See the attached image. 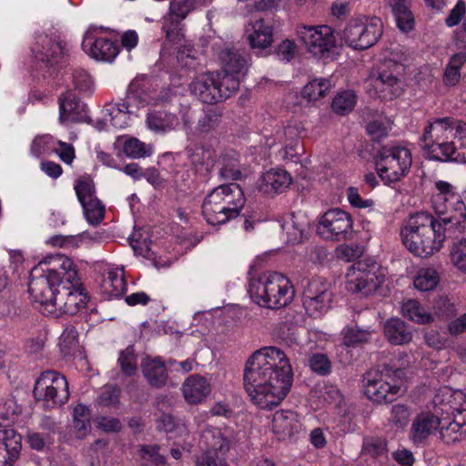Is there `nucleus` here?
<instances>
[{"instance_id":"nucleus-62","label":"nucleus","mask_w":466,"mask_h":466,"mask_svg":"<svg viewBox=\"0 0 466 466\" xmlns=\"http://www.w3.org/2000/svg\"><path fill=\"white\" fill-rule=\"evenodd\" d=\"M72 86L81 92L89 91L92 87V81L89 75L84 70H74L71 73Z\"/></svg>"},{"instance_id":"nucleus-26","label":"nucleus","mask_w":466,"mask_h":466,"mask_svg":"<svg viewBox=\"0 0 466 466\" xmlns=\"http://www.w3.org/2000/svg\"><path fill=\"white\" fill-rule=\"evenodd\" d=\"M195 8L194 0H172L170 2L168 16L164 18L162 25V30L167 40L175 41L177 39L179 22L184 20Z\"/></svg>"},{"instance_id":"nucleus-56","label":"nucleus","mask_w":466,"mask_h":466,"mask_svg":"<svg viewBox=\"0 0 466 466\" xmlns=\"http://www.w3.org/2000/svg\"><path fill=\"white\" fill-rule=\"evenodd\" d=\"M410 411L404 404H397L391 408L390 423L397 429L403 430L409 423Z\"/></svg>"},{"instance_id":"nucleus-25","label":"nucleus","mask_w":466,"mask_h":466,"mask_svg":"<svg viewBox=\"0 0 466 466\" xmlns=\"http://www.w3.org/2000/svg\"><path fill=\"white\" fill-rule=\"evenodd\" d=\"M146 127L153 133L166 135L181 126L178 116L165 108H151L146 115Z\"/></svg>"},{"instance_id":"nucleus-29","label":"nucleus","mask_w":466,"mask_h":466,"mask_svg":"<svg viewBox=\"0 0 466 466\" xmlns=\"http://www.w3.org/2000/svg\"><path fill=\"white\" fill-rule=\"evenodd\" d=\"M187 160L196 173L206 177L215 163V153L210 147L193 145L186 149Z\"/></svg>"},{"instance_id":"nucleus-46","label":"nucleus","mask_w":466,"mask_h":466,"mask_svg":"<svg viewBox=\"0 0 466 466\" xmlns=\"http://www.w3.org/2000/svg\"><path fill=\"white\" fill-rule=\"evenodd\" d=\"M117 363L125 376L131 377L137 373V358L133 346L129 345L120 351Z\"/></svg>"},{"instance_id":"nucleus-61","label":"nucleus","mask_w":466,"mask_h":466,"mask_svg":"<svg viewBox=\"0 0 466 466\" xmlns=\"http://www.w3.org/2000/svg\"><path fill=\"white\" fill-rule=\"evenodd\" d=\"M398 27L403 32H409L413 28V16L410 10V6L392 11Z\"/></svg>"},{"instance_id":"nucleus-45","label":"nucleus","mask_w":466,"mask_h":466,"mask_svg":"<svg viewBox=\"0 0 466 466\" xmlns=\"http://www.w3.org/2000/svg\"><path fill=\"white\" fill-rule=\"evenodd\" d=\"M330 87L331 84L329 79H314L303 87L302 96L309 100H318L324 97L329 91Z\"/></svg>"},{"instance_id":"nucleus-43","label":"nucleus","mask_w":466,"mask_h":466,"mask_svg":"<svg viewBox=\"0 0 466 466\" xmlns=\"http://www.w3.org/2000/svg\"><path fill=\"white\" fill-rule=\"evenodd\" d=\"M402 315L409 319L426 324L432 321V316L425 311L420 302L416 299H408L402 303Z\"/></svg>"},{"instance_id":"nucleus-15","label":"nucleus","mask_w":466,"mask_h":466,"mask_svg":"<svg viewBox=\"0 0 466 466\" xmlns=\"http://www.w3.org/2000/svg\"><path fill=\"white\" fill-rule=\"evenodd\" d=\"M404 67L394 61H385L377 75L370 77V84L383 99L391 100L400 96L404 90Z\"/></svg>"},{"instance_id":"nucleus-3","label":"nucleus","mask_w":466,"mask_h":466,"mask_svg":"<svg viewBox=\"0 0 466 466\" xmlns=\"http://www.w3.org/2000/svg\"><path fill=\"white\" fill-rule=\"evenodd\" d=\"M438 219L427 212L411 215L401 228L404 246L415 256L427 258L439 251L443 243Z\"/></svg>"},{"instance_id":"nucleus-60","label":"nucleus","mask_w":466,"mask_h":466,"mask_svg":"<svg viewBox=\"0 0 466 466\" xmlns=\"http://www.w3.org/2000/svg\"><path fill=\"white\" fill-rule=\"evenodd\" d=\"M138 453L143 460L150 461L157 466L166 463V458L159 453L158 445H142Z\"/></svg>"},{"instance_id":"nucleus-7","label":"nucleus","mask_w":466,"mask_h":466,"mask_svg":"<svg viewBox=\"0 0 466 466\" xmlns=\"http://www.w3.org/2000/svg\"><path fill=\"white\" fill-rule=\"evenodd\" d=\"M191 92L203 103L222 102L238 90V82L219 72H208L197 76L190 85Z\"/></svg>"},{"instance_id":"nucleus-28","label":"nucleus","mask_w":466,"mask_h":466,"mask_svg":"<svg viewBox=\"0 0 466 466\" xmlns=\"http://www.w3.org/2000/svg\"><path fill=\"white\" fill-rule=\"evenodd\" d=\"M441 424L440 418L431 412H420L412 421L410 439L416 444L420 445L426 441V440L437 430Z\"/></svg>"},{"instance_id":"nucleus-64","label":"nucleus","mask_w":466,"mask_h":466,"mask_svg":"<svg viewBox=\"0 0 466 466\" xmlns=\"http://www.w3.org/2000/svg\"><path fill=\"white\" fill-rule=\"evenodd\" d=\"M298 51L297 45L294 41L286 39L282 41L277 49V55L279 59L289 62Z\"/></svg>"},{"instance_id":"nucleus-54","label":"nucleus","mask_w":466,"mask_h":466,"mask_svg":"<svg viewBox=\"0 0 466 466\" xmlns=\"http://www.w3.org/2000/svg\"><path fill=\"white\" fill-rule=\"evenodd\" d=\"M0 441L5 450H9L13 453H20L22 448V437L14 429H1Z\"/></svg>"},{"instance_id":"nucleus-63","label":"nucleus","mask_w":466,"mask_h":466,"mask_svg":"<svg viewBox=\"0 0 466 466\" xmlns=\"http://www.w3.org/2000/svg\"><path fill=\"white\" fill-rule=\"evenodd\" d=\"M347 198L350 202V204L352 207L359 208H370V210H373L374 208V201L370 198L364 199L360 197L359 193V189L354 187H350L347 190Z\"/></svg>"},{"instance_id":"nucleus-5","label":"nucleus","mask_w":466,"mask_h":466,"mask_svg":"<svg viewBox=\"0 0 466 466\" xmlns=\"http://www.w3.org/2000/svg\"><path fill=\"white\" fill-rule=\"evenodd\" d=\"M248 291L255 303L270 309L287 306L295 294L289 279L278 272H265L252 278Z\"/></svg>"},{"instance_id":"nucleus-12","label":"nucleus","mask_w":466,"mask_h":466,"mask_svg":"<svg viewBox=\"0 0 466 466\" xmlns=\"http://www.w3.org/2000/svg\"><path fill=\"white\" fill-rule=\"evenodd\" d=\"M384 273L376 262L360 260L350 266L347 273V289L361 296L373 294L384 282Z\"/></svg>"},{"instance_id":"nucleus-55","label":"nucleus","mask_w":466,"mask_h":466,"mask_svg":"<svg viewBox=\"0 0 466 466\" xmlns=\"http://www.w3.org/2000/svg\"><path fill=\"white\" fill-rule=\"evenodd\" d=\"M309 365L312 371L319 376H327L331 371V361L323 353H315L309 359Z\"/></svg>"},{"instance_id":"nucleus-2","label":"nucleus","mask_w":466,"mask_h":466,"mask_svg":"<svg viewBox=\"0 0 466 466\" xmlns=\"http://www.w3.org/2000/svg\"><path fill=\"white\" fill-rule=\"evenodd\" d=\"M72 259L62 254L46 257L31 270L28 292L43 314H56V287L64 274L72 278Z\"/></svg>"},{"instance_id":"nucleus-21","label":"nucleus","mask_w":466,"mask_h":466,"mask_svg":"<svg viewBox=\"0 0 466 466\" xmlns=\"http://www.w3.org/2000/svg\"><path fill=\"white\" fill-rule=\"evenodd\" d=\"M272 431L279 440L298 438L304 433L300 416L291 410L277 411L272 420Z\"/></svg>"},{"instance_id":"nucleus-37","label":"nucleus","mask_w":466,"mask_h":466,"mask_svg":"<svg viewBox=\"0 0 466 466\" xmlns=\"http://www.w3.org/2000/svg\"><path fill=\"white\" fill-rule=\"evenodd\" d=\"M441 232L443 233V241L446 238L457 239L466 232V211L461 216L459 212L446 214L438 219Z\"/></svg>"},{"instance_id":"nucleus-34","label":"nucleus","mask_w":466,"mask_h":466,"mask_svg":"<svg viewBox=\"0 0 466 466\" xmlns=\"http://www.w3.org/2000/svg\"><path fill=\"white\" fill-rule=\"evenodd\" d=\"M292 183L290 174L281 168L270 169L262 176L260 190L266 194L283 193Z\"/></svg>"},{"instance_id":"nucleus-1","label":"nucleus","mask_w":466,"mask_h":466,"mask_svg":"<svg viewBox=\"0 0 466 466\" xmlns=\"http://www.w3.org/2000/svg\"><path fill=\"white\" fill-rule=\"evenodd\" d=\"M293 382V371L286 353L269 346L256 350L247 360L244 386L252 402L271 410L287 397Z\"/></svg>"},{"instance_id":"nucleus-32","label":"nucleus","mask_w":466,"mask_h":466,"mask_svg":"<svg viewBox=\"0 0 466 466\" xmlns=\"http://www.w3.org/2000/svg\"><path fill=\"white\" fill-rule=\"evenodd\" d=\"M437 161L466 163V123L462 122Z\"/></svg>"},{"instance_id":"nucleus-41","label":"nucleus","mask_w":466,"mask_h":466,"mask_svg":"<svg viewBox=\"0 0 466 466\" xmlns=\"http://www.w3.org/2000/svg\"><path fill=\"white\" fill-rule=\"evenodd\" d=\"M361 453L383 463L388 461V442L382 437L368 436L363 439Z\"/></svg>"},{"instance_id":"nucleus-33","label":"nucleus","mask_w":466,"mask_h":466,"mask_svg":"<svg viewBox=\"0 0 466 466\" xmlns=\"http://www.w3.org/2000/svg\"><path fill=\"white\" fill-rule=\"evenodd\" d=\"M210 391V383L198 374L189 376L182 385L183 396L189 404L200 403Z\"/></svg>"},{"instance_id":"nucleus-51","label":"nucleus","mask_w":466,"mask_h":466,"mask_svg":"<svg viewBox=\"0 0 466 466\" xmlns=\"http://www.w3.org/2000/svg\"><path fill=\"white\" fill-rule=\"evenodd\" d=\"M356 105V96L352 91L339 93L332 101L331 107L337 114L346 115L350 113Z\"/></svg>"},{"instance_id":"nucleus-38","label":"nucleus","mask_w":466,"mask_h":466,"mask_svg":"<svg viewBox=\"0 0 466 466\" xmlns=\"http://www.w3.org/2000/svg\"><path fill=\"white\" fill-rule=\"evenodd\" d=\"M105 116L109 117V122L116 128H126L130 125L131 117L133 116L126 103L123 102H109L104 106Z\"/></svg>"},{"instance_id":"nucleus-9","label":"nucleus","mask_w":466,"mask_h":466,"mask_svg":"<svg viewBox=\"0 0 466 466\" xmlns=\"http://www.w3.org/2000/svg\"><path fill=\"white\" fill-rule=\"evenodd\" d=\"M33 393L35 400L46 409L61 407L70 395L66 377L56 370L42 372L35 383Z\"/></svg>"},{"instance_id":"nucleus-44","label":"nucleus","mask_w":466,"mask_h":466,"mask_svg":"<svg viewBox=\"0 0 466 466\" xmlns=\"http://www.w3.org/2000/svg\"><path fill=\"white\" fill-rule=\"evenodd\" d=\"M466 62V54H455L450 59L443 75V82L446 86H455L461 79V68Z\"/></svg>"},{"instance_id":"nucleus-10","label":"nucleus","mask_w":466,"mask_h":466,"mask_svg":"<svg viewBox=\"0 0 466 466\" xmlns=\"http://www.w3.org/2000/svg\"><path fill=\"white\" fill-rule=\"evenodd\" d=\"M382 33L380 18L363 15L349 21L343 30L342 38L353 49L364 50L374 46Z\"/></svg>"},{"instance_id":"nucleus-22","label":"nucleus","mask_w":466,"mask_h":466,"mask_svg":"<svg viewBox=\"0 0 466 466\" xmlns=\"http://www.w3.org/2000/svg\"><path fill=\"white\" fill-rule=\"evenodd\" d=\"M82 47L90 56L101 61H112L118 54L117 46L108 38L96 36L95 28L86 32Z\"/></svg>"},{"instance_id":"nucleus-27","label":"nucleus","mask_w":466,"mask_h":466,"mask_svg":"<svg viewBox=\"0 0 466 466\" xmlns=\"http://www.w3.org/2000/svg\"><path fill=\"white\" fill-rule=\"evenodd\" d=\"M440 420L439 432L444 442L454 443L466 436V409L457 410L452 420L449 417Z\"/></svg>"},{"instance_id":"nucleus-36","label":"nucleus","mask_w":466,"mask_h":466,"mask_svg":"<svg viewBox=\"0 0 466 466\" xmlns=\"http://www.w3.org/2000/svg\"><path fill=\"white\" fill-rule=\"evenodd\" d=\"M124 102L132 110L135 117L138 116V110L150 102V95L147 90L146 83L142 80H133L127 88Z\"/></svg>"},{"instance_id":"nucleus-17","label":"nucleus","mask_w":466,"mask_h":466,"mask_svg":"<svg viewBox=\"0 0 466 466\" xmlns=\"http://www.w3.org/2000/svg\"><path fill=\"white\" fill-rule=\"evenodd\" d=\"M332 299L329 283L319 278L309 280L302 294V304L307 314L315 319L328 312Z\"/></svg>"},{"instance_id":"nucleus-19","label":"nucleus","mask_w":466,"mask_h":466,"mask_svg":"<svg viewBox=\"0 0 466 466\" xmlns=\"http://www.w3.org/2000/svg\"><path fill=\"white\" fill-rule=\"evenodd\" d=\"M437 191L432 197V206L439 215L459 212L461 216L466 211V205L462 197L457 192L454 185L444 180L434 183Z\"/></svg>"},{"instance_id":"nucleus-13","label":"nucleus","mask_w":466,"mask_h":466,"mask_svg":"<svg viewBox=\"0 0 466 466\" xmlns=\"http://www.w3.org/2000/svg\"><path fill=\"white\" fill-rule=\"evenodd\" d=\"M71 269L74 276L69 278L68 274H64L61 282L56 287V314H52L55 317L63 313L75 315L87 302V296L84 292L73 261Z\"/></svg>"},{"instance_id":"nucleus-50","label":"nucleus","mask_w":466,"mask_h":466,"mask_svg":"<svg viewBox=\"0 0 466 466\" xmlns=\"http://www.w3.org/2000/svg\"><path fill=\"white\" fill-rule=\"evenodd\" d=\"M85 217L86 220L92 225L99 224L105 215V207L102 205L101 201L96 198L93 199H89L81 204Z\"/></svg>"},{"instance_id":"nucleus-11","label":"nucleus","mask_w":466,"mask_h":466,"mask_svg":"<svg viewBox=\"0 0 466 466\" xmlns=\"http://www.w3.org/2000/svg\"><path fill=\"white\" fill-rule=\"evenodd\" d=\"M412 163L410 149L404 147H384L376 162V169L385 183H394L404 177Z\"/></svg>"},{"instance_id":"nucleus-6","label":"nucleus","mask_w":466,"mask_h":466,"mask_svg":"<svg viewBox=\"0 0 466 466\" xmlns=\"http://www.w3.org/2000/svg\"><path fill=\"white\" fill-rule=\"evenodd\" d=\"M399 360L390 359V362H383L379 365L378 371H368L365 373L362 383L364 394L373 402L389 403L395 400L400 393V387L390 384L383 380V376L400 379L404 376V370L398 363Z\"/></svg>"},{"instance_id":"nucleus-30","label":"nucleus","mask_w":466,"mask_h":466,"mask_svg":"<svg viewBox=\"0 0 466 466\" xmlns=\"http://www.w3.org/2000/svg\"><path fill=\"white\" fill-rule=\"evenodd\" d=\"M140 367L143 376L151 387L161 389L167 384L168 373L161 358L146 357Z\"/></svg>"},{"instance_id":"nucleus-23","label":"nucleus","mask_w":466,"mask_h":466,"mask_svg":"<svg viewBox=\"0 0 466 466\" xmlns=\"http://www.w3.org/2000/svg\"><path fill=\"white\" fill-rule=\"evenodd\" d=\"M219 61L223 76L236 79L240 84V75H245L248 70V56L244 51L235 47H225L219 53Z\"/></svg>"},{"instance_id":"nucleus-8","label":"nucleus","mask_w":466,"mask_h":466,"mask_svg":"<svg viewBox=\"0 0 466 466\" xmlns=\"http://www.w3.org/2000/svg\"><path fill=\"white\" fill-rule=\"evenodd\" d=\"M461 124L462 121L449 116L428 122L420 138L421 148L428 158L437 161L442 156V151Z\"/></svg>"},{"instance_id":"nucleus-14","label":"nucleus","mask_w":466,"mask_h":466,"mask_svg":"<svg viewBox=\"0 0 466 466\" xmlns=\"http://www.w3.org/2000/svg\"><path fill=\"white\" fill-rule=\"evenodd\" d=\"M31 51L40 66L56 69L66 61L68 50L62 37L56 32H50L37 34Z\"/></svg>"},{"instance_id":"nucleus-49","label":"nucleus","mask_w":466,"mask_h":466,"mask_svg":"<svg viewBox=\"0 0 466 466\" xmlns=\"http://www.w3.org/2000/svg\"><path fill=\"white\" fill-rule=\"evenodd\" d=\"M439 274L433 268H423L414 279V287L421 291L433 290L439 283Z\"/></svg>"},{"instance_id":"nucleus-4","label":"nucleus","mask_w":466,"mask_h":466,"mask_svg":"<svg viewBox=\"0 0 466 466\" xmlns=\"http://www.w3.org/2000/svg\"><path fill=\"white\" fill-rule=\"evenodd\" d=\"M246 198L236 183L220 185L204 198L202 214L210 225H221L239 216Z\"/></svg>"},{"instance_id":"nucleus-35","label":"nucleus","mask_w":466,"mask_h":466,"mask_svg":"<svg viewBox=\"0 0 466 466\" xmlns=\"http://www.w3.org/2000/svg\"><path fill=\"white\" fill-rule=\"evenodd\" d=\"M250 46L255 49H266L273 42L272 27L263 19L251 22L246 29Z\"/></svg>"},{"instance_id":"nucleus-58","label":"nucleus","mask_w":466,"mask_h":466,"mask_svg":"<svg viewBox=\"0 0 466 466\" xmlns=\"http://www.w3.org/2000/svg\"><path fill=\"white\" fill-rule=\"evenodd\" d=\"M20 412L21 407L13 399L0 403V427L6 422L13 421Z\"/></svg>"},{"instance_id":"nucleus-18","label":"nucleus","mask_w":466,"mask_h":466,"mask_svg":"<svg viewBox=\"0 0 466 466\" xmlns=\"http://www.w3.org/2000/svg\"><path fill=\"white\" fill-rule=\"evenodd\" d=\"M351 216L339 208L324 213L318 225V233L325 239H346L352 228Z\"/></svg>"},{"instance_id":"nucleus-31","label":"nucleus","mask_w":466,"mask_h":466,"mask_svg":"<svg viewBox=\"0 0 466 466\" xmlns=\"http://www.w3.org/2000/svg\"><path fill=\"white\" fill-rule=\"evenodd\" d=\"M308 221L307 217L302 213H290L285 216L280 225L283 240L290 244L300 242L308 227Z\"/></svg>"},{"instance_id":"nucleus-39","label":"nucleus","mask_w":466,"mask_h":466,"mask_svg":"<svg viewBox=\"0 0 466 466\" xmlns=\"http://www.w3.org/2000/svg\"><path fill=\"white\" fill-rule=\"evenodd\" d=\"M384 333L388 340L394 345L409 343L412 339L411 329L400 319H390L384 326Z\"/></svg>"},{"instance_id":"nucleus-42","label":"nucleus","mask_w":466,"mask_h":466,"mask_svg":"<svg viewBox=\"0 0 466 466\" xmlns=\"http://www.w3.org/2000/svg\"><path fill=\"white\" fill-rule=\"evenodd\" d=\"M222 110L218 107L204 109L198 119L196 131L201 135L217 131L222 123Z\"/></svg>"},{"instance_id":"nucleus-48","label":"nucleus","mask_w":466,"mask_h":466,"mask_svg":"<svg viewBox=\"0 0 466 466\" xmlns=\"http://www.w3.org/2000/svg\"><path fill=\"white\" fill-rule=\"evenodd\" d=\"M123 151L131 158H141L151 155L152 147L136 137H130L124 142Z\"/></svg>"},{"instance_id":"nucleus-16","label":"nucleus","mask_w":466,"mask_h":466,"mask_svg":"<svg viewBox=\"0 0 466 466\" xmlns=\"http://www.w3.org/2000/svg\"><path fill=\"white\" fill-rule=\"evenodd\" d=\"M298 35L315 57H329L336 48V37L329 26L301 25L298 27Z\"/></svg>"},{"instance_id":"nucleus-40","label":"nucleus","mask_w":466,"mask_h":466,"mask_svg":"<svg viewBox=\"0 0 466 466\" xmlns=\"http://www.w3.org/2000/svg\"><path fill=\"white\" fill-rule=\"evenodd\" d=\"M102 289L109 298H120L127 290L123 268L109 269L102 280Z\"/></svg>"},{"instance_id":"nucleus-20","label":"nucleus","mask_w":466,"mask_h":466,"mask_svg":"<svg viewBox=\"0 0 466 466\" xmlns=\"http://www.w3.org/2000/svg\"><path fill=\"white\" fill-rule=\"evenodd\" d=\"M202 440L208 450L196 457V466H218L217 455L226 456L230 448L229 441L218 429H207Z\"/></svg>"},{"instance_id":"nucleus-24","label":"nucleus","mask_w":466,"mask_h":466,"mask_svg":"<svg viewBox=\"0 0 466 466\" xmlns=\"http://www.w3.org/2000/svg\"><path fill=\"white\" fill-rule=\"evenodd\" d=\"M59 122H82L87 117V106L72 90H66L58 97Z\"/></svg>"},{"instance_id":"nucleus-57","label":"nucleus","mask_w":466,"mask_h":466,"mask_svg":"<svg viewBox=\"0 0 466 466\" xmlns=\"http://www.w3.org/2000/svg\"><path fill=\"white\" fill-rule=\"evenodd\" d=\"M120 389L115 385L104 386L97 397V402L103 406H116L119 403Z\"/></svg>"},{"instance_id":"nucleus-47","label":"nucleus","mask_w":466,"mask_h":466,"mask_svg":"<svg viewBox=\"0 0 466 466\" xmlns=\"http://www.w3.org/2000/svg\"><path fill=\"white\" fill-rule=\"evenodd\" d=\"M342 342L347 347H356L370 340L371 332L369 329L346 327L342 332Z\"/></svg>"},{"instance_id":"nucleus-53","label":"nucleus","mask_w":466,"mask_h":466,"mask_svg":"<svg viewBox=\"0 0 466 466\" xmlns=\"http://www.w3.org/2000/svg\"><path fill=\"white\" fill-rule=\"evenodd\" d=\"M74 188L80 204L96 198L95 196V185L90 177H79L76 181Z\"/></svg>"},{"instance_id":"nucleus-59","label":"nucleus","mask_w":466,"mask_h":466,"mask_svg":"<svg viewBox=\"0 0 466 466\" xmlns=\"http://www.w3.org/2000/svg\"><path fill=\"white\" fill-rule=\"evenodd\" d=\"M451 258L458 269L466 272V238L454 245L451 251Z\"/></svg>"},{"instance_id":"nucleus-52","label":"nucleus","mask_w":466,"mask_h":466,"mask_svg":"<svg viewBox=\"0 0 466 466\" xmlns=\"http://www.w3.org/2000/svg\"><path fill=\"white\" fill-rule=\"evenodd\" d=\"M218 176L223 180L239 179L241 177V171L238 160L228 156H224L221 160Z\"/></svg>"}]
</instances>
